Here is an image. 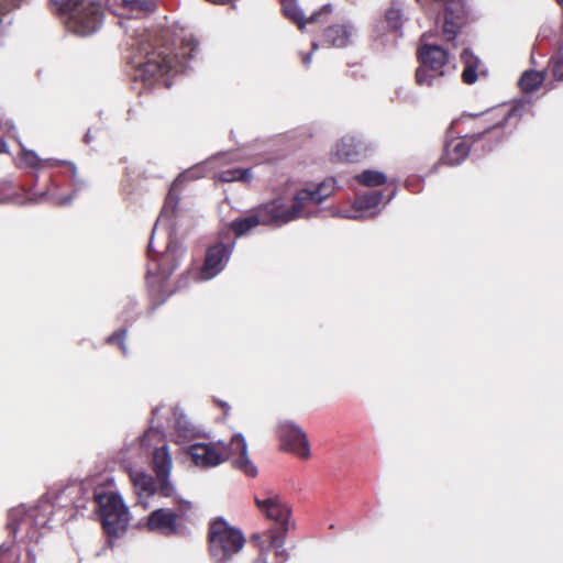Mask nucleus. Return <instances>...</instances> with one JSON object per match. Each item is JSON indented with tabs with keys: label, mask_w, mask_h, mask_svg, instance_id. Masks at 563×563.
<instances>
[{
	"label": "nucleus",
	"mask_w": 563,
	"mask_h": 563,
	"mask_svg": "<svg viewBox=\"0 0 563 563\" xmlns=\"http://www.w3.org/2000/svg\"><path fill=\"white\" fill-rule=\"evenodd\" d=\"M133 31L135 34L130 44L134 51L130 57L131 77L134 81H141L148 88L159 82L169 88L170 81L167 76L187 69L189 59L198 51V43L191 35L185 36L177 52L174 53L169 46L154 37L146 29L137 26Z\"/></svg>",
	"instance_id": "nucleus-1"
},
{
	"label": "nucleus",
	"mask_w": 563,
	"mask_h": 563,
	"mask_svg": "<svg viewBox=\"0 0 563 563\" xmlns=\"http://www.w3.org/2000/svg\"><path fill=\"white\" fill-rule=\"evenodd\" d=\"M334 188L335 180L329 178L313 189L302 188L289 196H277L233 220L231 229L236 236H242L260 224L280 228L298 219L317 217L321 212L320 205L334 192Z\"/></svg>",
	"instance_id": "nucleus-2"
},
{
	"label": "nucleus",
	"mask_w": 563,
	"mask_h": 563,
	"mask_svg": "<svg viewBox=\"0 0 563 563\" xmlns=\"http://www.w3.org/2000/svg\"><path fill=\"white\" fill-rule=\"evenodd\" d=\"M201 167L197 166L194 168H190L184 173H181L172 184L169 191L166 196L165 203L162 208V211L154 224V228L152 230V234L150 238L148 246H147V253L151 256V254L154 252V236L159 227L164 228L166 230V233L168 235V243L166 246V250L164 253H162L158 257L157 268L158 274L163 279H167L173 272L178 267L184 254L185 250L181 245H178L176 242L172 240V234L174 232V222L173 219L177 211L178 206V194L177 189L181 183L185 180H191L197 179L201 176L200 174Z\"/></svg>",
	"instance_id": "nucleus-3"
},
{
	"label": "nucleus",
	"mask_w": 563,
	"mask_h": 563,
	"mask_svg": "<svg viewBox=\"0 0 563 563\" xmlns=\"http://www.w3.org/2000/svg\"><path fill=\"white\" fill-rule=\"evenodd\" d=\"M188 454L198 467H216L230 460L232 466L244 475L249 477L257 475V467L249 457L247 443L241 433L234 434L229 443L223 441L194 443L189 445Z\"/></svg>",
	"instance_id": "nucleus-4"
},
{
	"label": "nucleus",
	"mask_w": 563,
	"mask_h": 563,
	"mask_svg": "<svg viewBox=\"0 0 563 563\" xmlns=\"http://www.w3.org/2000/svg\"><path fill=\"white\" fill-rule=\"evenodd\" d=\"M422 10L435 15V30L441 38L453 46L471 21L466 0H416Z\"/></svg>",
	"instance_id": "nucleus-5"
},
{
	"label": "nucleus",
	"mask_w": 563,
	"mask_h": 563,
	"mask_svg": "<svg viewBox=\"0 0 563 563\" xmlns=\"http://www.w3.org/2000/svg\"><path fill=\"white\" fill-rule=\"evenodd\" d=\"M53 504L48 500H41L37 506L26 508L19 506L12 508L8 515L7 528L14 538L21 534L27 542L37 543L43 536V530L51 522Z\"/></svg>",
	"instance_id": "nucleus-6"
},
{
	"label": "nucleus",
	"mask_w": 563,
	"mask_h": 563,
	"mask_svg": "<svg viewBox=\"0 0 563 563\" xmlns=\"http://www.w3.org/2000/svg\"><path fill=\"white\" fill-rule=\"evenodd\" d=\"M245 543L243 533L218 518L209 527V552L213 563H230Z\"/></svg>",
	"instance_id": "nucleus-7"
},
{
	"label": "nucleus",
	"mask_w": 563,
	"mask_h": 563,
	"mask_svg": "<svg viewBox=\"0 0 563 563\" xmlns=\"http://www.w3.org/2000/svg\"><path fill=\"white\" fill-rule=\"evenodd\" d=\"M420 66L416 70L419 86L440 87L451 70L450 54L437 44H423L418 49Z\"/></svg>",
	"instance_id": "nucleus-8"
},
{
	"label": "nucleus",
	"mask_w": 563,
	"mask_h": 563,
	"mask_svg": "<svg viewBox=\"0 0 563 563\" xmlns=\"http://www.w3.org/2000/svg\"><path fill=\"white\" fill-rule=\"evenodd\" d=\"M93 499L106 533L109 537H119L124 533L130 514L122 497L115 492L97 489L93 493Z\"/></svg>",
	"instance_id": "nucleus-9"
},
{
	"label": "nucleus",
	"mask_w": 563,
	"mask_h": 563,
	"mask_svg": "<svg viewBox=\"0 0 563 563\" xmlns=\"http://www.w3.org/2000/svg\"><path fill=\"white\" fill-rule=\"evenodd\" d=\"M104 12L96 0H84L65 18L68 31L79 36H89L98 32L103 24Z\"/></svg>",
	"instance_id": "nucleus-10"
},
{
	"label": "nucleus",
	"mask_w": 563,
	"mask_h": 563,
	"mask_svg": "<svg viewBox=\"0 0 563 563\" xmlns=\"http://www.w3.org/2000/svg\"><path fill=\"white\" fill-rule=\"evenodd\" d=\"M152 463L158 483L159 495L166 498H173L176 503H179V510L181 512L190 509V503L178 498L176 487L169 479L173 461L167 444L164 443L153 450Z\"/></svg>",
	"instance_id": "nucleus-11"
},
{
	"label": "nucleus",
	"mask_w": 563,
	"mask_h": 563,
	"mask_svg": "<svg viewBox=\"0 0 563 563\" xmlns=\"http://www.w3.org/2000/svg\"><path fill=\"white\" fill-rule=\"evenodd\" d=\"M374 144L363 134H346L334 145L330 158L334 163H354L367 156Z\"/></svg>",
	"instance_id": "nucleus-12"
},
{
	"label": "nucleus",
	"mask_w": 563,
	"mask_h": 563,
	"mask_svg": "<svg viewBox=\"0 0 563 563\" xmlns=\"http://www.w3.org/2000/svg\"><path fill=\"white\" fill-rule=\"evenodd\" d=\"M277 434L285 451L301 459L310 456V448L306 432L290 420L279 421Z\"/></svg>",
	"instance_id": "nucleus-13"
},
{
	"label": "nucleus",
	"mask_w": 563,
	"mask_h": 563,
	"mask_svg": "<svg viewBox=\"0 0 563 563\" xmlns=\"http://www.w3.org/2000/svg\"><path fill=\"white\" fill-rule=\"evenodd\" d=\"M234 247L233 241H220L206 252L205 263L199 272L200 280H209L220 274L229 262Z\"/></svg>",
	"instance_id": "nucleus-14"
},
{
	"label": "nucleus",
	"mask_w": 563,
	"mask_h": 563,
	"mask_svg": "<svg viewBox=\"0 0 563 563\" xmlns=\"http://www.w3.org/2000/svg\"><path fill=\"white\" fill-rule=\"evenodd\" d=\"M256 506L265 516L289 531L295 523L290 520L291 509L279 495L271 494L265 498H255Z\"/></svg>",
	"instance_id": "nucleus-15"
},
{
	"label": "nucleus",
	"mask_w": 563,
	"mask_h": 563,
	"mask_svg": "<svg viewBox=\"0 0 563 563\" xmlns=\"http://www.w3.org/2000/svg\"><path fill=\"white\" fill-rule=\"evenodd\" d=\"M382 199V190L363 194L355 199L352 210L340 212L339 216L351 220L373 218L379 213Z\"/></svg>",
	"instance_id": "nucleus-16"
},
{
	"label": "nucleus",
	"mask_w": 563,
	"mask_h": 563,
	"mask_svg": "<svg viewBox=\"0 0 563 563\" xmlns=\"http://www.w3.org/2000/svg\"><path fill=\"white\" fill-rule=\"evenodd\" d=\"M146 527L150 531L170 537L180 532L178 516L175 511L167 508H157L148 517Z\"/></svg>",
	"instance_id": "nucleus-17"
},
{
	"label": "nucleus",
	"mask_w": 563,
	"mask_h": 563,
	"mask_svg": "<svg viewBox=\"0 0 563 563\" xmlns=\"http://www.w3.org/2000/svg\"><path fill=\"white\" fill-rule=\"evenodd\" d=\"M280 2L284 15L295 23L300 31L305 30L307 23L320 22L323 15H329L332 12V5L328 3L313 12L309 18H306L297 0H280Z\"/></svg>",
	"instance_id": "nucleus-18"
},
{
	"label": "nucleus",
	"mask_w": 563,
	"mask_h": 563,
	"mask_svg": "<svg viewBox=\"0 0 563 563\" xmlns=\"http://www.w3.org/2000/svg\"><path fill=\"white\" fill-rule=\"evenodd\" d=\"M357 36L356 26L350 21L330 25L323 31V43L336 48H344L354 44Z\"/></svg>",
	"instance_id": "nucleus-19"
},
{
	"label": "nucleus",
	"mask_w": 563,
	"mask_h": 563,
	"mask_svg": "<svg viewBox=\"0 0 563 563\" xmlns=\"http://www.w3.org/2000/svg\"><path fill=\"white\" fill-rule=\"evenodd\" d=\"M130 478L137 496V503L142 505L143 508H147V498L156 494L159 495L158 483H155L152 476L141 471L131 472Z\"/></svg>",
	"instance_id": "nucleus-20"
},
{
	"label": "nucleus",
	"mask_w": 563,
	"mask_h": 563,
	"mask_svg": "<svg viewBox=\"0 0 563 563\" xmlns=\"http://www.w3.org/2000/svg\"><path fill=\"white\" fill-rule=\"evenodd\" d=\"M21 147H22V161L25 163L26 166H29L31 168L38 169L43 165H46V166H56V165H59V164L68 165L69 168H70V172H71L73 180H74V186H75L74 192L77 191V189L79 188V185H78V181L76 179V177H77V167H76V165L74 163H71V162H63V161H58V159H54V158H48V159L44 161L34 151L25 148L22 144H21Z\"/></svg>",
	"instance_id": "nucleus-21"
},
{
	"label": "nucleus",
	"mask_w": 563,
	"mask_h": 563,
	"mask_svg": "<svg viewBox=\"0 0 563 563\" xmlns=\"http://www.w3.org/2000/svg\"><path fill=\"white\" fill-rule=\"evenodd\" d=\"M288 531L283 530L280 527L279 529H273L269 531V542L267 545H265V542L263 541L262 537L260 534H254L252 537V542L255 544V547L258 548V556L257 561L262 563H268L267 555L269 549L280 548L285 545L286 543V534Z\"/></svg>",
	"instance_id": "nucleus-22"
},
{
	"label": "nucleus",
	"mask_w": 563,
	"mask_h": 563,
	"mask_svg": "<svg viewBox=\"0 0 563 563\" xmlns=\"http://www.w3.org/2000/svg\"><path fill=\"white\" fill-rule=\"evenodd\" d=\"M470 139L460 137L452 140L445 144V153L443 162L448 165H460L470 153Z\"/></svg>",
	"instance_id": "nucleus-23"
},
{
	"label": "nucleus",
	"mask_w": 563,
	"mask_h": 563,
	"mask_svg": "<svg viewBox=\"0 0 563 563\" xmlns=\"http://www.w3.org/2000/svg\"><path fill=\"white\" fill-rule=\"evenodd\" d=\"M461 60L464 65L462 79L465 84L472 85L477 80L481 59L468 48H464L461 54Z\"/></svg>",
	"instance_id": "nucleus-24"
},
{
	"label": "nucleus",
	"mask_w": 563,
	"mask_h": 563,
	"mask_svg": "<svg viewBox=\"0 0 563 563\" xmlns=\"http://www.w3.org/2000/svg\"><path fill=\"white\" fill-rule=\"evenodd\" d=\"M543 80V73L537 70H526L519 79V86L523 92H531L537 90Z\"/></svg>",
	"instance_id": "nucleus-25"
},
{
	"label": "nucleus",
	"mask_w": 563,
	"mask_h": 563,
	"mask_svg": "<svg viewBox=\"0 0 563 563\" xmlns=\"http://www.w3.org/2000/svg\"><path fill=\"white\" fill-rule=\"evenodd\" d=\"M355 179L363 186L377 187L386 183L387 177L384 173L373 169H366L356 175Z\"/></svg>",
	"instance_id": "nucleus-26"
},
{
	"label": "nucleus",
	"mask_w": 563,
	"mask_h": 563,
	"mask_svg": "<svg viewBox=\"0 0 563 563\" xmlns=\"http://www.w3.org/2000/svg\"><path fill=\"white\" fill-rule=\"evenodd\" d=\"M175 417V431L179 438L189 439L195 434V427L187 419V417L178 411L174 412Z\"/></svg>",
	"instance_id": "nucleus-27"
},
{
	"label": "nucleus",
	"mask_w": 563,
	"mask_h": 563,
	"mask_svg": "<svg viewBox=\"0 0 563 563\" xmlns=\"http://www.w3.org/2000/svg\"><path fill=\"white\" fill-rule=\"evenodd\" d=\"M531 109L530 100L523 98L515 102V104L509 109L507 114H505L504 120L498 123V125H504L505 123L511 121L514 118H521L527 111Z\"/></svg>",
	"instance_id": "nucleus-28"
},
{
	"label": "nucleus",
	"mask_w": 563,
	"mask_h": 563,
	"mask_svg": "<svg viewBox=\"0 0 563 563\" xmlns=\"http://www.w3.org/2000/svg\"><path fill=\"white\" fill-rule=\"evenodd\" d=\"M125 9L135 13H148L155 8V0H122Z\"/></svg>",
	"instance_id": "nucleus-29"
},
{
	"label": "nucleus",
	"mask_w": 563,
	"mask_h": 563,
	"mask_svg": "<svg viewBox=\"0 0 563 563\" xmlns=\"http://www.w3.org/2000/svg\"><path fill=\"white\" fill-rule=\"evenodd\" d=\"M549 70L555 80H563V44L560 45L558 52L551 57Z\"/></svg>",
	"instance_id": "nucleus-30"
},
{
	"label": "nucleus",
	"mask_w": 563,
	"mask_h": 563,
	"mask_svg": "<svg viewBox=\"0 0 563 563\" xmlns=\"http://www.w3.org/2000/svg\"><path fill=\"white\" fill-rule=\"evenodd\" d=\"M218 178L223 183L249 180L251 178V172L250 169L232 168L221 172Z\"/></svg>",
	"instance_id": "nucleus-31"
},
{
	"label": "nucleus",
	"mask_w": 563,
	"mask_h": 563,
	"mask_svg": "<svg viewBox=\"0 0 563 563\" xmlns=\"http://www.w3.org/2000/svg\"><path fill=\"white\" fill-rule=\"evenodd\" d=\"M84 0H51V8L53 11L64 15V19L71 13Z\"/></svg>",
	"instance_id": "nucleus-32"
},
{
	"label": "nucleus",
	"mask_w": 563,
	"mask_h": 563,
	"mask_svg": "<svg viewBox=\"0 0 563 563\" xmlns=\"http://www.w3.org/2000/svg\"><path fill=\"white\" fill-rule=\"evenodd\" d=\"M387 24L394 30L398 31L402 25V12L399 8L393 5L385 14Z\"/></svg>",
	"instance_id": "nucleus-33"
},
{
	"label": "nucleus",
	"mask_w": 563,
	"mask_h": 563,
	"mask_svg": "<svg viewBox=\"0 0 563 563\" xmlns=\"http://www.w3.org/2000/svg\"><path fill=\"white\" fill-rule=\"evenodd\" d=\"M162 433L159 430L150 429L140 438V444L143 449H150L154 441H161Z\"/></svg>",
	"instance_id": "nucleus-34"
},
{
	"label": "nucleus",
	"mask_w": 563,
	"mask_h": 563,
	"mask_svg": "<svg viewBox=\"0 0 563 563\" xmlns=\"http://www.w3.org/2000/svg\"><path fill=\"white\" fill-rule=\"evenodd\" d=\"M73 197H74L73 195H68V196H65V197H62V198H53V197H51L48 195V192L45 191V192L40 194L38 198H36L34 201L35 202H43L45 200L52 199L54 205L66 206V205L71 202Z\"/></svg>",
	"instance_id": "nucleus-35"
},
{
	"label": "nucleus",
	"mask_w": 563,
	"mask_h": 563,
	"mask_svg": "<svg viewBox=\"0 0 563 563\" xmlns=\"http://www.w3.org/2000/svg\"><path fill=\"white\" fill-rule=\"evenodd\" d=\"M125 336H126V330L121 329L118 332L110 335L107 341L109 343L117 342L120 345V349L122 350L123 354H126V345L124 343Z\"/></svg>",
	"instance_id": "nucleus-36"
},
{
	"label": "nucleus",
	"mask_w": 563,
	"mask_h": 563,
	"mask_svg": "<svg viewBox=\"0 0 563 563\" xmlns=\"http://www.w3.org/2000/svg\"><path fill=\"white\" fill-rule=\"evenodd\" d=\"M275 558L278 561L277 563H285L289 559V553L285 545L280 548H275Z\"/></svg>",
	"instance_id": "nucleus-37"
},
{
	"label": "nucleus",
	"mask_w": 563,
	"mask_h": 563,
	"mask_svg": "<svg viewBox=\"0 0 563 563\" xmlns=\"http://www.w3.org/2000/svg\"><path fill=\"white\" fill-rule=\"evenodd\" d=\"M11 549H12V542H3L0 545V563H2V561L4 560L7 554L11 551Z\"/></svg>",
	"instance_id": "nucleus-38"
},
{
	"label": "nucleus",
	"mask_w": 563,
	"mask_h": 563,
	"mask_svg": "<svg viewBox=\"0 0 563 563\" xmlns=\"http://www.w3.org/2000/svg\"><path fill=\"white\" fill-rule=\"evenodd\" d=\"M318 48V43L317 42H313L312 43V48H311V52L308 53V54H305L302 56V64L308 67L310 64H311V60H312V53Z\"/></svg>",
	"instance_id": "nucleus-39"
},
{
	"label": "nucleus",
	"mask_w": 563,
	"mask_h": 563,
	"mask_svg": "<svg viewBox=\"0 0 563 563\" xmlns=\"http://www.w3.org/2000/svg\"><path fill=\"white\" fill-rule=\"evenodd\" d=\"M9 146L4 140H0V153H8Z\"/></svg>",
	"instance_id": "nucleus-40"
},
{
	"label": "nucleus",
	"mask_w": 563,
	"mask_h": 563,
	"mask_svg": "<svg viewBox=\"0 0 563 563\" xmlns=\"http://www.w3.org/2000/svg\"><path fill=\"white\" fill-rule=\"evenodd\" d=\"M85 142H86L87 144L91 142V133H90V131H88V132L86 133V135H85Z\"/></svg>",
	"instance_id": "nucleus-41"
},
{
	"label": "nucleus",
	"mask_w": 563,
	"mask_h": 563,
	"mask_svg": "<svg viewBox=\"0 0 563 563\" xmlns=\"http://www.w3.org/2000/svg\"><path fill=\"white\" fill-rule=\"evenodd\" d=\"M396 196V191L394 190L387 199V202L390 201Z\"/></svg>",
	"instance_id": "nucleus-42"
},
{
	"label": "nucleus",
	"mask_w": 563,
	"mask_h": 563,
	"mask_svg": "<svg viewBox=\"0 0 563 563\" xmlns=\"http://www.w3.org/2000/svg\"><path fill=\"white\" fill-rule=\"evenodd\" d=\"M221 406H222L223 408H229L228 402H223V404H221Z\"/></svg>",
	"instance_id": "nucleus-43"
},
{
	"label": "nucleus",
	"mask_w": 563,
	"mask_h": 563,
	"mask_svg": "<svg viewBox=\"0 0 563 563\" xmlns=\"http://www.w3.org/2000/svg\"><path fill=\"white\" fill-rule=\"evenodd\" d=\"M407 187H408V188H410V187H411V181H410V180H408V181H407Z\"/></svg>",
	"instance_id": "nucleus-44"
}]
</instances>
